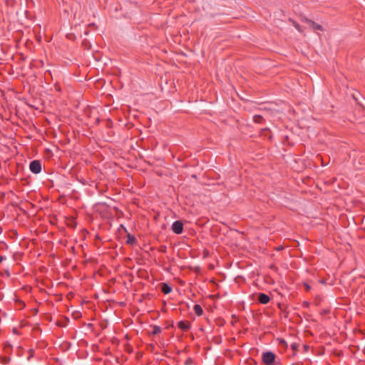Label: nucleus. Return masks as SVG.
<instances>
[{"instance_id":"obj_1","label":"nucleus","mask_w":365,"mask_h":365,"mask_svg":"<svg viewBox=\"0 0 365 365\" xmlns=\"http://www.w3.org/2000/svg\"><path fill=\"white\" fill-rule=\"evenodd\" d=\"M262 361L267 365H274L275 355L272 351H266L262 354Z\"/></svg>"},{"instance_id":"obj_2","label":"nucleus","mask_w":365,"mask_h":365,"mask_svg":"<svg viewBox=\"0 0 365 365\" xmlns=\"http://www.w3.org/2000/svg\"><path fill=\"white\" fill-rule=\"evenodd\" d=\"M29 169L31 173L38 174L41 171V163L39 160H35L30 163Z\"/></svg>"},{"instance_id":"obj_3","label":"nucleus","mask_w":365,"mask_h":365,"mask_svg":"<svg viewBox=\"0 0 365 365\" xmlns=\"http://www.w3.org/2000/svg\"><path fill=\"white\" fill-rule=\"evenodd\" d=\"M172 231L175 234H181L183 231V224L180 220L175 221L171 227Z\"/></svg>"},{"instance_id":"obj_4","label":"nucleus","mask_w":365,"mask_h":365,"mask_svg":"<svg viewBox=\"0 0 365 365\" xmlns=\"http://www.w3.org/2000/svg\"><path fill=\"white\" fill-rule=\"evenodd\" d=\"M306 22L310 26H312V28L314 30H318V31H322V26L317 24V23H315L314 21H312V20H309V19H306Z\"/></svg>"},{"instance_id":"obj_5","label":"nucleus","mask_w":365,"mask_h":365,"mask_svg":"<svg viewBox=\"0 0 365 365\" xmlns=\"http://www.w3.org/2000/svg\"><path fill=\"white\" fill-rule=\"evenodd\" d=\"M270 298L268 295L264 293H260L259 295V301L262 304H267L269 302Z\"/></svg>"},{"instance_id":"obj_6","label":"nucleus","mask_w":365,"mask_h":365,"mask_svg":"<svg viewBox=\"0 0 365 365\" xmlns=\"http://www.w3.org/2000/svg\"><path fill=\"white\" fill-rule=\"evenodd\" d=\"M178 326L180 329H182L183 331H187L190 327V323L184 322V321L179 322Z\"/></svg>"},{"instance_id":"obj_7","label":"nucleus","mask_w":365,"mask_h":365,"mask_svg":"<svg viewBox=\"0 0 365 365\" xmlns=\"http://www.w3.org/2000/svg\"><path fill=\"white\" fill-rule=\"evenodd\" d=\"M161 291L165 294H168L172 291V288L167 283H163L162 284Z\"/></svg>"},{"instance_id":"obj_8","label":"nucleus","mask_w":365,"mask_h":365,"mask_svg":"<svg viewBox=\"0 0 365 365\" xmlns=\"http://www.w3.org/2000/svg\"><path fill=\"white\" fill-rule=\"evenodd\" d=\"M194 311L197 316H201L203 314V310L200 305L195 304L194 306Z\"/></svg>"},{"instance_id":"obj_9","label":"nucleus","mask_w":365,"mask_h":365,"mask_svg":"<svg viewBox=\"0 0 365 365\" xmlns=\"http://www.w3.org/2000/svg\"><path fill=\"white\" fill-rule=\"evenodd\" d=\"M161 332V328L158 326L154 325L153 327L152 334L156 335Z\"/></svg>"},{"instance_id":"obj_10","label":"nucleus","mask_w":365,"mask_h":365,"mask_svg":"<svg viewBox=\"0 0 365 365\" xmlns=\"http://www.w3.org/2000/svg\"><path fill=\"white\" fill-rule=\"evenodd\" d=\"M134 241H135V237L133 236H130L129 235L127 242L128 244H132Z\"/></svg>"},{"instance_id":"obj_11","label":"nucleus","mask_w":365,"mask_h":365,"mask_svg":"<svg viewBox=\"0 0 365 365\" xmlns=\"http://www.w3.org/2000/svg\"><path fill=\"white\" fill-rule=\"evenodd\" d=\"M294 26L299 31H302L300 26L299 24L294 23Z\"/></svg>"},{"instance_id":"obj_12","label":"nucleus","mask_w":365,"mask_h":365,"mask_svg":"<svg viewBox=\"0 0 365 365\" xmlns=\"http://www.w3.org/2000/svg\"><path fill=\"white\" fill-rule=\"evenodd\" d=\"M291 346L294 350H296L298 347V344L296 343H293Z\"/></svg>"},{"instance_id":"obj_13","label":"nucleus","mask_w":365,"mask_h":365,"mask_svg":"<svg viewBox=\"0 0 365 365\" xmlns=\"http://www.w3.org/2000/svg\"><path fill=\"white\" fill-rule=\"evenodd\" d=\"M4 259H6V257L0 255V263H1Z\"/></svg>"},{"instance_id":"obj_14","label":"nucleus","mask_w":365,"mask_h":365,"mask_svg":"<svg viewBox=\"0 0 365 365\" xmlns=\"http://www.w3.org/2000/svg\"><path fill=\"white\" fill-rule=\"evenodd\" d=\"M47 71H48V74H49L50 76H52V73L51 72V70H48Z\"/></svg>"}]
</instances>
